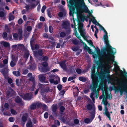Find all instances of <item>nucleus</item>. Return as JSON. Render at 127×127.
Returning a JSON list of instances; mask_svg holds the SVG:
<instances>
[{"label":"nucleus","instance_id":"obj_1","mask_svg":"<svg viewBox=\"0 0 127 127\" xmlns=\"http://www.w3.org/2000/svg\"><path fill=\"white\" fill-rule=\"evenodd\" d=\"M103 37L106 47L104 48L102 51L103 54H103V56L108 62L110 61H113L115 57L114 55L116 52V49L110 45L107 34L104 35Z\"/></svg>","mask_w":127,"mask_h":127},{"label":"nucleus","instance_id":"obj_2","mask_svg":"<svg viewBox=\"0 0 127 127\" xmlns=\"http://www.w3.org/2000/svg\"><path fill=\"white\" fill-rule=\"evenodd\" d=\"M96 66H93L91 70L92 73L91 75L92 79V84L90 86V88L93 92L91 93V96L93 95L94 92L96 93V88L98 87V84L99 81L98 77L100 79L102 77V75L100 73H95V69Z\"/></svg>","mask_w":127,"mask_h":127},{"label":"nucleus","instance_id":"obj_3","mask_svg":"<svg viewBox=\"0 0 127 127\" xmlns=\"http://www.w3.org/2000/svg\"><path fill=\"white\" fill-rule=\"evenodd\" d=\"M83 24L82 23H80L79 24V26L78 27V30L80 33V35L82 37L84 38V35H85L86 33L85 32V29H83Z\"/></svg>","mask_w":127,"mask_h":127},{"label":"nucleus","instance_id":"obj_4","mask_svg":"<svg viewBox=\"0 0 127 127\" xmlns=\"http://www.w3.org/2000/svg\"><path fill=\"white\" fill-rule=\"evenodd\" d=\"M34 55L38 60H41L42 56L43 54V51L41 49H39L38 51L34 52Z\"/></svg>","mask_w":127,"mask_h":127},{"label":"nucleus","instance_id":"obj_5","mask_svg":"<svg viewBox=\"0 0 127 127\" xmlns=\"http://www.w3.org/2000/svg\"><path fill=\"white\" fill-rule=\"evenodd\" d=\"M42 105V104L39 102L33 103L30 106L29 109L31 110H34L36 108H39Z\"/></svg>","mask_w":127,"mask_h":127},{"label":"nucleus","instance_id":"obj_6","mask_svg":"<svg viewBox=\"0 0 127 127\" xmlns=\"http://www.w3.org/2000/svg\"><path fill=\"white\" fill-rule=\"evenodd\" d=\"M69 3L70 5H68V7H69V9L70 11L69 12L70 15H73L74 13V11L75 10V8L73 5V0H71L69 1Z\"/></svg>","mask_w":127,"mask_h":127},{"label":"nucleus","instance_id":"obj_7","mask_svg":"<svg viewBox=\"0 0 127 127\" xmlns=\"http://www.w3.org/2000/svg\"><path fill=\"white\" fill-rule=\"evenodd\" d=\"M15 91L11 88H10L6 93V96L7 97L9 98L15 95Z\"/></svg>","mask_w":127,"mask_h":127},{"label":"nucleus","instance_id":"obj_8","mask_svg":"<svg viewBox=\"0 0 127 127\" xmlns=\"http://www.w3.org/2000/svg\"><path fill=\"white\" fill-rule=\"evenodd\" d=\"M32 95L29 93H26L22 95V97L25 100H30L32 98Z\"/></svg>","mask_w":127,"mask_h":127},{"label":"nucleus","instance_id":"obj_9","mask_svg":"<svg viewBox=\"0 0 127 127\" xmlns=\"http://www.w3.org/2000/svg\"><path fill=\"white\" fill-rule=\"evenodd\" d=\"M62 25L63 28L65 29H70V23L68 21H64L62 24Z\"/></svg>","mask_w":127,"mask_h":127},{"label":"nucleus","instance_id":"obj_10","mask_svg":"<svg viewBox=\"0 0 127 127\" xmlns=\"http://www.w3.org/2000/svg\"><path fill=\"white\" fill-rule=\"evenodd\" d=\"M35 35H33L32 38H31L30 41V46L32 50H33L34 47L33 45L34 43L36 41V37H34Z\"/></svg>","mask_w":127,"mask_h":127},{"label":"nucleus","instance_id":"obj_11","mask_svg":"<svg viewBox=\"0 0 127 127\" xmlns=\"http://www.w3.org/2000/svg\"><path fill=\"white\" fill-rule=\"evenodd\" d=\"M67 116L64 115H61L59 117V119L63 123H65L67 122Z\"/></svg>","mask_w":127,"mask_h":127},{"label":"nucleus","instance_id":"obj_12","mask_svg":"<svg viewBox=\"0 0 127 127\" xmlns=\"http://www.w3.org/2000/svg\"><path fill=\"white\" fill-rule=\"evenodd\" d=\"M65 61H64L60 62L59 64L60 65L61 67L64 70H66L67 66L65 64Z\"/></svg>","mask_w":127,"mask_h":127},{"label":"nucleus","instance_id":"obj_13","mask_svg":"<svg viewBox=\"0 0 127 127\" xmlns=\"http://www.w3.org/2000/svg\"><path fill=\"white\" fill-rule=\"evenodd\" d=\"M83 11L85 13H88L90 16H91L92 17H93V16H92L91 13H92V11H91L90 12L88 8L86 6H85L83 10Z\"/></svg>","mask_w":127,"mask_h":127},{"label":"nucleus","instance_id":"obj_14","mask_svg":"<svg viewBox=\"0 0 127 127\" xmlns=\"http://www.w3.org/2000/svg\"><path fill=\"white\" fill-rule=\"evenodd\" d=\"M87 108L88 110H94L95 108V106L94 104L92 103V104H87Z\"/></svg>","mask_w":127,"mask_h":127},{"label":"nucleus","instance_id":"obj_15","mask_svg":"<svg viewBox=\"0 0 127 127\" xmlns=\"http://www.w3.org/2000/svg\"><path fill=\"white\" fill-rule=\"evenodd\" d=\"M96 89H97V88H96ZM96 93L94 92V95H93L92 96H91V94L93 92L92 91V92L91 93V94L90 95V97L91 98V99L92 100V101L94 102H95V98H94V95L95 94H96V95L95 96L96 98H98V93L99 92L98 91H97V90L96 89Z\"/></svg>","mask_w":127,"mask_h":127},{"label":"nucleus","instance_id":"obj_16","mask_svg":"<svg viewBox=\"0 0 127 127\" xmlns=\"http://www.w3.org/2000/svg\"><path fill=\"white\" fill-rule=\"evenodd\" d=\"M28 117V115L27 113H25L24 114L21 118L22 121L23 122H25L27 121V118Z\"/></svg>","mask_w":127,"mask_h":127},{"label":"nucleus","instance_id":"obj_17","mask_svg":"<svg viewBox=\"0 0 127 127\" xmlns=\"http://www.w3.org/2000/svg\"><path fill=\"white\" fill-rule=\"evenodd\" d=\"M88 37L87 36H85V35H84V38H83L90 45H91L94 48H95V49H96L95 47L93 45V43L92 42V40H89L87 39V38Z\"/></svg>","mask_w":127,"mask_h":127},{"label":"nucleus","instance_id":"obj_18","mask_svg":"<svg viewBox=\"0 0 127 127\" xmlns=\"http://www.w3.org/2000/svg\"><path fill=\"white\" fill-rule=\"evenodd\" d=\"M99 87L101 89V90H102V91L103 92V93H104V88L105 87V90L106 91L107 90V86L104 87V84L103 82H101L99 84Z\"/></svg>","mask_w":127,"mask_h":127},{"label":"nucleus","instance_id":"obj_19","mask_svg":"<svg viewBox=\"0 0 127 127\" xmlns=\"http://www.w3.org/2000/svg\"><path fill=\"white\" fill-rule=\"evenodd\" d=\"M95 109H96L93 110L92 111L90 112L91 116V119L92 120H93L95 117L96 114Z\"/></svg>","mask_w":127,"mask_h":127},{"label":"nucleus","instance_id":"obj_20","mask_svg":"<svg viewBox=\"0 0 127 127\" xmlns=\"http://www.w3.org/2000/svg\"><path fill=\"white\" fill-rule=\"evenodd\" d=\"M104 91L105 94V97H107V99H109L110 100H111L112 98V96H110V95L108 93L107 90L106 91L105 87L104 88Z\"/></svg>","mask_w":127,"mask_h":127},{"label":"nucleus","instance_id":"obj_21","mask_svg":"<svg viewBox=\"0 0 127 127\" xmlns=\"http://www.w3.org/2000/svg\"><path fill=\"white\" fill-rule=\"evenodd\" d=\"M0 43L1 44H3L5 47H7L10 46V44L9 43L5 42L3 41H1Z\"/></svg>","mask_w":127,"mask_h":127},{"label":"nucleus","instance_id":"obj_22","mask_svg":"<svg viewBox=\"0 0 127 127\" xmlns=\"http://www.w3.org/2000/svg\"><path fill=\"white\" fill-rule=\"evenodd\" d=\"M50 68L48 67H43L41 68V71L43 72H45L49 71L50 70Z\"/></svg>","mask_w":127,"mask_h":127},{"label":"nucleus","instance_id":"obj_23","mask_svg":"<svg viewBox=\"0 0 127 127\" xmlns=\"http://www.w3.org/2000/svg\"><path fill=\"white\" fill-rule=\"evenodd\" d=\"M39 79L41 82H45L46 78L44 75H41L39 77Z\"/></svg>","mask_w":127,"mask_h":127},{"label":"nucleus","instance_id":"obj_24","mask_svg":"<svg viewBox=\"0 0 127 127\" xmlns=\"http://www.w3.org/2000/svg\"><path fill=\"white\" fill-rule=\"evenodd\" d=\"M107 99V97H104V99H103V102L104 106H107L108 104L109 106L110 105V104L108 103Z\"/></svg>","mask_w":127,"mask_h":127},{"label":"nucleus","instance_id":"obj_25","mask_svg":"<svg viewBox=\"0 0 127 127\" xmlns=\"http://www.w3.org/2000/svg\"><path fill=\"white\" fill-rule=\"evenodd\" d=\"M15 101L17 103H21L22 102V99L19 96H17L16 98Z\"/></svg>","mask_w":127,"mask_h":127},{"label":"nucleus","instance_id":"obj_26","mask_svg":"<svg viewBox=\"0 0 127 127\" xmlns=\"http://www.w3.org/2000/svg\"><path fill=\"white\" fill-rule=\"evenodd\" d=\"M26 127H32L33 126L32 122L31 120L28 121L26 124Z\"/></svg>","mask_w":127,"mask_h":127},{"label":"nucleus","instance_id":"obj_27","mask_svg":"<svg viewBox=\"0 0 127 127\" xmlns=\"http://www.w3.org/2000/svg\"><path fill=\"white\" fill-rule=\"evenodd\" d=\"M6 69L4 68L2 70V74L4 76L5 78L7 76V72L6 71Z\"/></svg>","mask_w":127,"mask_h":127},{"label":"nucleus","instance_id":"obj_28","mask_svg":"<svg viewBox=\"0 0 127 127\" xmlns=\"http://www.w3.org/2000/svg\"><path fill=\"white\" fill-rule=\"evenodd\" d=\"M9 15V20L10 21H12L14 19V16L12 15V13H10Z\"/></svg>","mask_w":127,"mask_h":127},{"label":"nucleus","instance_id":"obj_29","mask_svg":"<svg viewBox=\"0 0 127 127\" xmlns=\"http://www.w3.org/2000/svg\"><path fill=\"white\" fill-rule=\"evenodd\" d=\"M30 54L29 51H27L26 52L24 55V57L26 58V60H27L29 57Z\"/></svg>","mask_w":127,"mask_h":127},{"label":"nucleus","instance_id":"obj_30","mask_svg":"<svg viewBox=\"0 0 127 127\" xmlns=\"http://www.w3.org/2000/svg\"><path fill=\"white\" fill-rule=\"evenodd\" d=\"M80 48L79 46H73L71 47V49L73 51H76L78 50Z\"/></svg>","mask_w":127,"mask_h":127},{"label":"nucleus","instance_id":"obj_31","mask_svg":"<svg viewBox=\"0 0 127 127\" xmlns=\"http://www.w3.org/2000/svg\"><path fill=\"white\" fill-rule=\"evenodd\" d=\"M13 73L14 75L17 77L21 75L20 72L18 71H14L13 72Z\"/></svg>","mask_w":127,"mask_h":127},{"label":"nucleus","instance_id":"obj_32","mask_svg":"<svg viewBox=\"0 0 127 127\" xmlns=\"http://www.w3.org/2000/svg\"><path fill=\"white\" fill-rule=\"evenodd\" d=\"M120 72H121V75L124 76L125 78H127V72L123 71L122 70H121Z\"/></svg>","mask_w":127,"mask_h":127},{"label":"nucleus","instance_id":"obj_33","mask_svg":"<svg viewBox=\"0 0 127 127\" xmlns=\"http://www.w3.org/2000/svg\"><path fill=\"white\" fill-rule=\"evenodd\" d=\"M96 65L98 66V68L100 69L101 67V62L99 61H97L96 62Z\"/></svg>","mask_w":127,"mask_h":127},{"label":"nucleus","instance_id":"obj_34","mask_svg":"<svg viewBox=\"0 0 127 127\" xmlns=\"http://www.w3.org/2000/svg\"><path fill=\"white\" fill-rule=\"evenodd\" d=\"M10 65L11 67H14L16 65V61L11 60L10 63Z\"/></svg>","mask_w":127,"mask_h":127},{"label":"nucleus","instance_id":"obj_35","mask_svg":"<svg viewBox=\"0 0 127 127\" xmlns=\"http://www.w3.org/2000/svg\"><path fill=\"white\" fill-rule=\"evenodd\" d=\"M66 14V13L64 12H63V13L62 12H60L58 14V16L60 18H62V17L64 15L65 16V15Z\"/></svg>","mask_w":127,"mask_h":127},{"label":"nucleus","instance_id":"obj_36","mask_svg":"<svg viewBox=\"0 0 127 127\" xmlns=\"http://www.w3.org/2000/svg\"><path fill=\"white\" fill-rule=\"evenodd\" d=\"M79 80L80 81L83 82H85L87 80L86 78L83 77H79Z\"/></svg>","mask_w":127,"mask_h":127},{"label":"nucleus","instance_id":"obj_37","mask_svg":"<svg viewBox=\"0 0 127 127\" xmlns=\"http://www.w3.org/2000/svg\"><path fill=\"white\" fill-rule=\"evenodd\" d=\"M74 6H75V7L76 9H79L81 7V5L79 3H75L74 5Z\"/></svg>","mask_w":127,"mask_h":127},{"label":"nucleus","instance_id":"obj_38","mask_svg":"<svg viewBox=\"0 0 127 127\" xmlns=\"http://www.w3.org/2000/svg\"><path fill=\"white\" fill-rule=\"evenodd\" d=\"M66 35V34L65 33L63 32H61L60 34V37L62 38L64 37Z\"/></svg>","mask_w":127,"mask_h":127},{"label":"nucleus","instance_id":"obj_39","mask_svg":"<svg viewBox=\"0 0 127 127\" xmlns=\"http://www.w3.org/2000/svg\"><path fill=\"white\" fill-rule=\"evenodd\" d=\"M52 106V111L54 112H56L57 108V106L56 105H53Z\"/></svg>","mask_w":127,"mask_h":127},{"label":"nucleus","instance_id":"obj_40","mask_svg":"<svg viewBox=\"0 0 127 127\" xmlns=\"http://www.w3.org/2000/svg\"><path fill=\"white\" fill-rule=\"evenodd\" d=\"M36 86V83L33 82V84L31 86V89L32 91H33L34 90L35 87Z\"/></svg>","mask_w":127,"mask_h":127},{"label":"nucleus","instance_id":"obj_41","mask_svg":"<svg viewBox=\"0 0 127 127\" xmlns=\"http://www.w3.org/2000/svg\"><path fill=\"white\" fill-rule=\"evenodd\" d=\"M73 77H69L68 79V81H71L74 79H75L76 78V74H74L73 75Z\"/></svg>","mask_w":127,"mask_h":127},{"label":"nucleus","instance_id":"obj_42","mask_svg":"<svg viewBox=\"0 0 127 127\" xmlns=\"http://www.w3.org/2000/svg\"><path fill=\"white\" fill-rule=\"evenodd\" d=\"M60 111L61 112L63 113L64 112V110L65 109L64 107L63 106H60Z\"/></svg>","mask_w":127,"mask_h":127},{"label":"nucleus","instance_id":"obj_43","mask_svg":"<svg viewBox=\"0 0 127 127\" xmlns=\"http://www.w3.org/2000/svg\"><path fill=\"white\" fill-rule=\"evenodd\" d=\"M75 68V66H73L70 67L69 68V70L70 72L71 73H73V71L74 70Z\"/></svg>","mask_w":127,"mask_h":127},{"label":"nucleus","instance_id":"obj_44","mask_svg":"<svg viewBox=\"0 0 127 127\" xmlns=\"http://www.w3.org/2000/svg\"><path fill=\"white\" fill-rule=\"evenodd\" d=\"M42 65L44 67H46L48 66V64L47 62H44L42 63Z\"/></svg>","mask_w":127,"mask_h":127},{"label":"nucleus","instance_id":"obj_45","mask_svg":"<svg viewBox=\"0 0 127 127\" xmlns=\"http://www.w3.org/2000/svg\"><path fill=\"white\" fill-rule=\"evenodd\" d=\"M10 111L11 113L12 114L15 115L17 114V112L13 109H11L10 110Z\"/></svg>","mask_w":127,"mask_h":127},{"label":"nucleus","instance_id":"obj_46","mask_svg":"<svg viewBox=\"0 0 127 127\" xmlns=\"http://www.w3.org/2000/svg\"><path fill=\"white\" fill-rule=\"evenodd\" d=\"M5 14L4 12L3 11H1L0 12V17L3 18L5 16Z\"/></svg>","mask_w":127,"mask_h":127},{"label":"nucleus","instance_id":"obj_47","mask_svg":"<svg viewBox=\"0 0 127 127\" xmlns=\"http://www.w3.org/2000/svg\"><path fill=\"white\" fill-rule=\"evenodd\" d=\"M76 72L78 74H81L82 73L81 70L79 68H77L76 69Z\"/></svg>","mask_w":127,"mask_h":127},{"label":"nucleus","instance_id":"obj_48","mask_svg":"<svg viewBox=\"0 0 127 127\" xmlns=\"http://www.w3.org/2000/svg\"><path fill=\"white\" fill-rule=\"evenodd\" d=\"M18 35L17 33H14L13 35L14 39L15 40H17L18 38Z\"/></svg>","mask_w":127,"mask_h":127},{"label":"nucleus","instance_id":"obj_49","mask_svg":"<svg viewBox=\"0 0 127 127\" xmlns=\"http://www.w3.org/2000/svg\"><path fill=\"white\" fill-rule=\"evenodd\" d=\"M7 34L6 32H5L3 33L2 35V36L4 39L6 40V38L7 37Z\"/></svg>","mask_w":127,"mask_h":127},{"label":"nucleus","instance_id":"obj_50","mask_svg":"<svg viewBox=\"0 0 127 127\" xmlns=\"http://www.w3.org/2000/svg\"><path fill=\"white\" fill-rule=\"evenodd\" d=\"M93 17V20L92 21V22L95 24L97 25L96 23H97L98 22L95 19V18L94 17Z\"/></svg>","mask_w":127,"mask_h":127},{"label":"nucleus","instance_id":"obj_51","mask_svg":"<svg viewBox=\"0 0 127 127\" xmlns=\"http://www.w3.org/2000/svg\"><path fill=\"white\" fill-rule=\"evenodd\" d=\"M42 59L43 61H47L48 60V57L47 56H45L43 57L42 58Z\"/></svg>","mask_w":127,"mask_h":127},{"label":"nucleus","instance_id":"obj_52","mask_svg":"<svg viewBox=\"0 0 127 127\" xmlns=\"http://www.w3.org/2000/svg\"><path fill=\"white\" fill-rule=\"evenodd\" d=\"M29 80L30 81L32 82V83L33 82H35V80L34 78L32 77H30L29 79Z\"/></svg>","mask_w":127,"mask_h":127},{"label":"nucleus","instance_id":"obj_53","mask_svg":"<svg viewBox=\"0 0 127 127\" xmlns=\"http://www.w3.org/2000/svg\"><path fill=\"white\" fill-rule=\"evenodd\" d=\"M73 43L74 44L76 45H77L78 44L79 41L76 40H73L72 41Z\"/></svg>","mask_w":127,"mask_h":127},{"label":"nucleus","instance_id":"obj_54","mask_svg":"<svg viewBox=\"0 0 127 127\" xmlns=\"http://www.w3.org/2000/svg\"><path fill=\"white\" fill-rule=\"evenodd\" d=\"M11 58H12V60H11L16 61V59L15 56V55H13V54H12Z\"/></svg>","mask_w":127,"mask_h":127},{"label":"nucleus","instance_id":"obj_55","mask_svg":"<svg viewBox=\"0 0 127 127\" xmlns=\"http://www.w3.org/2000/svg\"><path fill=\"white\" fill-rule=\"evenodd\" d=\"M74 122L75 124H77L79 123V122L78 119H75L74 120Z\"/></svg>","mask_w":127,"mask_h":127},{"label":"nucleus","instance_id":"obj_56","mask_svg":"<svg viewBox=\"0 0 127 127\" xmlns=\"http://www.w3.org/2000/svg\"><path fill=\"white\" fill-rule=\"evenodd\" d=\"M90 120L89 118H87L84 120V122L85 123L88 124L90 123Z\"/></svg>","mask_w":127,"mask_h":127},{"label":"nucleus","instance_id":"obj_57","mask_svg":"<svg viewBox=\"0 0 127 127\" xmlns=\"http://www.w3.org/2000/svg\"><path fill=\"white\" fill-rule=\"evenodd\" d=\"M46 7L45 5H44L42 7L41 10V12L42 13H43L44 12L45 10L46 9Z\"/></svg>","mask_w":127,"mask_h":127},{"label":"nucleus","instance_id":"obj_58","mask_svg":"<svg viewBox=\"0 0 127 127\" xmlns=\"http://www.w3.org/2000/svg\"><path fill=\"white\" fill-rule=\"evenodd\" d=\"M57 88L58 90L59 91H60L62 89V85L60 84L58 85L57 86Z\"/></svg>","mask_w":127,"mask_h":127},{"label":"nucleus","instance_id":"obj_59","mask_svg":"<svg viewBox=\"0 0 127 127\" xmlns=\"http://www.w3.org/2000/svg\"><path fill=\"white\" fill-rule=\"evenodd\" d=\"M53 29L51 26H50L49 27V32L51 33L53 32Z\"/></svg>","mask_w":127,"mask_h":127},{"label":"nucleus","instance_id":"obj_60","mask_svg":"<svg viewBox=\"0 0 127 127\" xmlns=\"http://www.w3.org/2000/svg\"><path fill=\"white\" fill-rule=\"evenodd\" d=\"M42 106L43 107V110H47L48 109V107L47 105L45 104L42 105Z\"/></svg>","mask_w":127,"mask_h":127},{"label":"nucleus","instance_id":"obj_61","mask_svg":"<svg viewBox=\"0 0 127 127\" xmlns=\"http://www.w3.org/2000/svg\"><path fill=\"white\" fill-rule=\"evenodd\" d=\"M32 27L30 26H28L26 28L28 32L31 31L32 30Z\"/></svg>","mask_w":127,"mask_h":127},{"label":"nucleus","instance_id":"obj_62","mask_svg":"<svg viewBox=\"0 0 127 127\" xmlns=\"http://www.w3.org/2000/svg\"><path fill=\"white\" fill-rule=\"evenodd\" d=\"M8 58L7 59H5L3 60V62L4 64H6L8 63Z\"/></svg>","mask_w":127,"mask_h":127},{"label":"nucleus","instance_id":"obj_63","mask_svg":"<svg viewBox=\"0 0 127 127\" xmlns=\"http://www.w3.org/2000/svg\"><path fill=\"white\" fill-rule=\"evenodd\" d=\"M44 118L45 119H47L48 116V112H46L44 114Z\"/></svg>","mask_w":127,"mask_h":127},{"label":"nucleus","instance_id":"obj_64","mask_svg":"<svg viewBox=\"0 0 127 127\" xmlns=\"http://www.w3.org/2000/svg\"><path fill=\"white\" fill-rule=\"evenodd\" d=\"M9 121L11 122H13L14 121V118L12 117H10L8 119Z\"/></svg>","mask_w":127,"mask_h":127}]
</instances>
